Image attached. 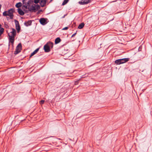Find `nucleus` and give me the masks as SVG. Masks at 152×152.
<instances>
[{
  "label": "nucleus",
  "mask_w": 152,
  "mask_h": 152,
  "mask_svg": "<svg viewBox=\"0 0 152 152\" xmlns=\"http://www.w3.org/2000/svg\"><path fill=\"white\" fill-rule=\"evenodd\" d=\"M44 49L45 52H49L50 51V48L48 44H46L44 46Z\"/></svg>",
  "instance_id": "nucleus-6"
},
{
  "label": "nucleus",
  "mask_w": 152,
  "mask_h": 152,
  "mask_svg": "<svg viewBox=\"0 0 152 152\" xmlns=\"http://www.w3.org/2000/svg\"><path fill=\"white\" fill-rule=\"evenodd\" d=\"M18 12L19 14L21 15H23L25 14L23 11L20 8H19L18 9Z\"/></svg>",
  "instance_id": "nucleus-13"
},
{
  "label": "nucleus",
  "mask_w": 152,
  "mask_h": 152,
  "mask_svg": "<svg viewBox=\"0 0 152 152\" xmlns=\"http://www.w3.org/2000/svg\"><path fill=\"white\" fill-rule=\"evenodd\" d=\"M45 102V100H42L39 102V103L40 104L42 105Z\"/></svg>",
  "instance_id": "nucleus-23"
},
{
  "label": "nucleus",
  "mask_w": 152,
  "mask_h": 152,
  "mask_svg": "<svg viewBox=\"0 0 152 152\" xmlns=\"http://www.w3.org/2000/svg\"><path fill=\"white\" fill-rule=\"evenodd\" d=\"M39 48H38L35 50L33 52H32L31 55L30 56V57H31L32 56H33L34 54L36 53L39 51Z\"/></svg>",
  "instance_id": "nucleus-14"
},
{
  "label": "nucleus",
  "mask_w": 152,
  "mask_h": 152,
  "mask_svg": "<svg viewBox=\"0 0 152 152\" xmlns=\"http://www.w3.org/2000/svg\"><path fill=\"white\" fill-rule=\"evenodd\" d=\"M1 24H0V28H1Z\"/></svg>",
  "instance_id": "nucleus-30"
},
{
  "label": "nucleus",
  "mask_w": 152,
  "mask_h": 152,
  "mask_svg": "<svg viewBox=\"0 0 152 152\" xmlns=\"http://www.w3.org/2000/svg\"><path fill=\"white\" fill-rule=\"evenodd\" d=\"M32 21L31 20H29L25 21L24 23V25L26 26H30L31 24Z\"/></svg>",
  "instance_id": "nucleus-11"
},
{
  "label": "nucleus",
  "mask_w": 152,
  "mask_h": 152,
  "mask_svg": "<svg viewBox=\"0 0 152 152\" xmlns=\"http://www.w3.org/2000/svg\"><path fill=\"white\" fill-rule=\"evenodd\" d=\"M31 2H33L31 0H29L27 2H24L23 1V4L24 5L23 6L26 8H28L30 11H34L35 12V4H31Z\"/></svg>",
  "instance_id": "nucleus-1"
},
{
  "label": "nucleus",
  "mask_w": 152,
  "mask_h": 152,
  "mask_svg": "<svg viewBox=\"0 0 152 152\" xmlns=\"http://www.w3.org/2000/svg\"><path fill=\"white\" fill-rule=\"evenodd\" d=\"M9 37V42H10L12 45H13L15 39V37L10 36L9 34H8Z\"/></svg>",
  "instance_id": "nucleus-10"
},
{
  "label": "nucleus",
  "mask_w": 152,
  "mask_h": 152,
  "mask_svg": "<svg viewBox=\"0 0 152 152\" xmlns=\"http://www.w3.org/2000/svg\"><path fill=\"white\" fill-rule=\"evenodd\" d=\"M69 1V0H64V1L63 2L62 5H64L66 4Z\"/></svg>",
  "instance_id": "nucleus-21"
},
{
  "label": "nucleus",
  "mask_w": 152,
  "mask_h": 152,
  "mask_svg": "<svg viewBox=\"0 0 152 152\" xmlns=\"http://www.w3.org/2000/svg\"><path fill=\"white\" fill-rule=\"evenodd\" d=\"M46 3V0H40L39 3L41 6L42 7L45 6Z\"/></svg>",
  "instance_id": "nucleus-9"
},
{
  "label": "nucleus",
  "mask_w": 152,
  "mask_h": 152,
  "mask_svg": "<svg viewBox=\"0 0 152 152\" xmlns=\"http://www.w3.org/2000/svg\"><path fill=\"white\" fill-rule=\"evenodd\" d=\"M25 0H23V1H25Z\"/></svg>",
  "instance_id": "nucleus-31"
},
{
  "label": "nucleus",
  "mask_w": 152,
  "mask_h": 152,
  "mask_svg": "<svg viewBox=\"0 0 152 152\" xmlns=\"http://www.w3.org/2000/svg\"><path fill=\"white\" fill-rule=\"evenodd\" d=\"M66 15H65L63 17H62V18H64L65 17V16H66Z\"/></svg>",
  "instance_id": "nucleus-28"
},
{
  "label": "nucleus",
  "mask_w": 152,
  "mask_h": 152,
  "mask_svg": "<svg viewBox=\"0 0 152 152\" xmlns=\"http://www.w3.org/2000/svg\"><path fill=\"white\" fill-rule=\"evenodd\" d=\"M22 4L21 3L19 2L17 3L15 5V7L17 8H19L22 6Z\"/></svg>",
  "instance_id": "nucleus-17"
},
{
  "label": "nucleus",
  "mask_w": 152,
  "mask_h": 152,
  "mask_svg": "<svg viewBox=\"0 0 152 152\" xmlns=\"http://www.w3.org/2000/svg\"><path fill=\"white\" fill-rule=\"evenodd\" d=\"M47 44H48V45L49 46V47H51V48H53V43L52 42H48Z\"/></svg>",
  "instance_id": "nucleus-19"
},
{
  "label": "nucleus",
  "mask_w": 152,
  "mask_h": 152,
  "mask_svg": "<svg viewBox=\"0 0 152 152\" xmlns=\"http://www.w3.org/2000/svg\"><path fill=\"white\" fill-rule=\"evenodd\" d=\"M68 28L67 27H65L62 29L63 30H66L68 29Z\"/></svg>",
  "instance_id": "nucleus-26"
},
{
  "label": "nucleus",
  "mask_w": 152,
  "mask_h": 152,
  "mask_svg": "<svg viewBox=\"0 0 152 152\" xmlns=\"http://www.w3.org/2000/svg\"><path fill=\"white\" fill-rule=\"evenodd\" d=\"M53 0H50V2H51Z\"/></svg>",
  "instance_id": "nucleus-29"
},
{
  "label": "nucleus",
  "mask_w": 152,
  "mask_h": 152,
  "mask_svg": "<svg viewBox=\"0 0 152 152\" xmlns=\"http://www.w3.org/2000/svg\"><path fill=\"white\" fill-rule=\"evenodd\" d=\"M84 24L83 23H80L78 26V28L79 29H81L84 26Z\"/></svg>",
  "instance_id": "nucleus-18"
},
{
  "label": "nucleus",
  "mask_w": 152,
  "mask_h": 152,
  "mask_svg": "<svg viewBox=\"0 0 152 152\" xmlns=\"http://www.w3.org/2000/svg\"><path fill=\"white\" fill-rule=\"evenodd\" d=\"M40 0H34V3L36 4L39 2Z\"/></svg>",
  "instance_id": "nucleus-24"
},
{
  "label": "nucleus",
  "mask_w": 152,
  "mask_h": 152,
  "mask_svg": "<svg viewBox=\"0 0 152 152\" xmlns=\"http://www.w3.org/2000/svg\"><path fill=\"white\" fill-rule=\"evenodd\" d=\"M15 24L16 28L18 33L19 32L20 29V27L18 21L16 20H15Z\"/></svg>",
  "instance_id": "nucleus-5"
},
{
  "label": "nucleus",
  "mask_w": 152,
  "mask_h": 152,
  "mask_svg": "<svg viewBox=\"0 0 152 152\" xmlns=\"http://www.w3.org/2000/svg\"><path fill=\"white\" fill-rule=\"evenodd\" d=\"M22 48V45L21 43L19 44L17 46L15 50L14 51V54L16 55L19 53L20 51Z\"/></svg>",
  "instance_id": "nucleus-3"
},
{
  "label": "nucleus",
  "mask_w": 152,
  "mask_h": 152,
  "mask_svg": "<svg viewBox=\"0 0 152 152\" xmlns=\"http://www.w3.org/2000/svg\"><path fill=\"white\" fill-rule=\"evenodd\" d=\"M12 31H11L10 32V34H9L10 36L15 37L16 34V30L14 28H12Z\"/></svg>",
  "instance_id": "nucleus-8"
},
{
  "label": "nucleus",
  "mask_w": 152,
  "mask_h": 152,
  "mask_svg": "<svg viewBox=\"0 0 152 152\" xmlns=\"http://www.w3.org/2000/svg\"><path fill=\"white\" fill-rule=\"evenodd\" d=\"M76 33H77L76 32L74 34H72V35L71 37H74L75 35L76 34Z\"/></svg>",
  "instance_id": "nucleus-27"
},
{
  "label": "nucleus",
  "mask_w": 152,
  "mask_h": 152,
  "mask_svg": "<svg viewBox=\"0 0 152 152\" xmlns=\"http://www.w3.org/2000/svg\"><path fill=\"white\" fill-rule=\"evenodd\" d=\"M15 9L13 8H11L7 11H5L3 13V15L4 16H9L10 18L12 19L13 18L14 15L13 13L15 12Z\"/></svg>",
  "instance_id": "nucleus-2"
},
{
  "label": "nucleus",
  "mask_w": 152,
  "mask_h": 152,
  "mask_svg": "<svg viewBox=\"0 0 152 152\" xmlns=\"http://www.w3.org/2000/svg\"><path fill=\"white\" fill-rule=\"evenodd\" d=\"M61 39L59 37L56 38L55 40V43L56 44H58L60 42Z\"/></svg>",
  "instance_id": "nucleus-15"
},
{
  "label": "nucleus",
  "mask_w": 152,
  "mask_h": 152,
  "mask_svg": "<svg viewBox=\"0 0 152 152\" xmlns=\"http://www.w3.org/2000/svg\"><path fill=\"white\" fill-rule=\"evenodd\" d=\"M121 59H117V60H116L115 61V64H118V65H120V64H121Z\"/></svg>",
  "instance_id": "nucleus-16"
},
{
  "label": "nucleus",
  "mask_w": 152,
  "mask_h": 152,
  "mask_svg": "<svg viewBox=\"0 0 152 152\" xmlns=\"http://www.w3.org/2000/svg\"><path fill=\"white\" fill-rule=\"evenodd\" d=\"M34 7L35 9V12L40 8V7L38 5H36L35 4Z\"/></svg>",
  "instance_id": "nucleus-20"
},
{
  "label": "nucleus",
  "mask_w": 152,
  "mask_h": 152,
  "mask_svg": "<svg viewBox=\"0 0 152 152\" xmlns=\"http://www.w3.org/2000/svg\"><path fill=\"white\" fill-rule=\"evenodd\" d=\"M4 27L7 28L9 27L8 25L5 23H4Z\"/></svg>",
  "instance_id": "nucleus-25"
},
{
  "label": "nucleus",
  "mask_w": 152,
  "mask_h": 152,
  "mask_svg": "<svg viewBox=\"0 0 152 152\" xmlns=\"http://www.w3.org/2000/svg\"><path fill=\"white\" fill-rule=\"evenodd\" d=\"M121 64H123L124 63H125L128 61L129 60V58H122L121 59Z\"/></svg>",
  "instance_id": "nucleus-12"
},
{
  "label": "nucleus",
  "mask_w": 152,
  "mask_h": 152,
  "mask_svg": "<svg viewBox=\"0 0 152 152\" xmlns=\"http://www.w3.org/2000/svg\"><path fill=\"white\" fill-rule=\"evenodd\" d=\"M91 2V0H82L79 2V3L81 5L86 4Z\"/></svg>",
  "instance_id": "nucleus-4"
},
{
  "label": "nucleus",
  "mask_w": 152,
  "mask_h": 152,
  "mask_svg": "<svg viewBox=\"0 0 152 152\" xmlns=\"http://www.w3.org/2000/svg\"><path fill=\"white\" fill-rule=\"evenodd\" d=\"M39 22L43 25H44L47 23L46 19L44 18H41L39 20Z\"/></svg>",
  "instance_id": "nucleus-7"
},
{
  "label": "nucleus",
  "mask_w": 152,
  "mask_h": 152,
  "mask_svg": "<svg viewBox=\"0 0 152 152\" xmlns=\"http://www.w3.org/2000/svg\"><path fill=\"white\" fill-rule=\"evenodd\" d=\"M4 31V29L1 28L0 29V36L3 33Z\"/></svg>",
  "instance_id": "nucleus-22"
}]
</instances>
